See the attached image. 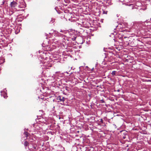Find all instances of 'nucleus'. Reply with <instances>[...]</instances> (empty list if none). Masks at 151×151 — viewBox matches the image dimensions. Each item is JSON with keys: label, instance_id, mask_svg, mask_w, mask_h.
I'll use <instances>...</instances> for the list:
<instances>
[{"label": "nucleus", "instance_id": "obj_4", "mask_svg": "<svg viewBox=\"0 0 151 151\" xmlns=\"http://www.w3.org/2000/svg\"><path fill=\"white\" fill-rule=\"evenodd\" d=\"M24 144L25 146H28L29 145V143L27 141H25Z\"/></svg>", "mask_w": 151, "mask_h": 151}, {"label": "nucleus", "instance_id": "obj_17", "mask_svg": "<svg viewBox=\"0 0 151 151\" xmlns=\"http://www.w3.org/2000/svg\"><path fill=\"white\" fill-rule=\"evenodd\" d=\"M99 87V86H97V87Z\"/></svg>", "mask_w": 151, "mask_h": 151}, {"label": "nucleus", "instance_id": "obj_19", "mask_svg": "<svg viewBox=\"0 0 151 151\" xmlns=\"http://www.w3.org/2000/svg\"><path fill=\"white\" fill-rule=\"evenodd\" d=\"M58 85H60V83H59V84H58Z\"/></svg>", "mask_w": 151, "mask_h": 151}, {"label": "nucleus", "instance_id": "obj_3", "mask_svg": "<svg viewBox=\"0 0 151 151\" xmlns=\"http://www.w3.org/2000/svg\"><path fill=\"white\" fill-rule=\"evenodd\" d=\"M24 134L25 135L26 137H27L28 136L29 133L27 132H24Z\"/></svg>", "mask_w": 151, "mask_h": 151}, {"label": "nucleus", "instance_id": "obj_7", "mask_svg": "<svg viewBox=\"0 0 151 151\" xmlns=\"http://www.w3.org/2000/svg\"><path fill=\"white\" fill-rule=\"evenodd\" d=\"M60 32H63V33H65V32L64 30H61L60 31Z\"/></svg>", "mask_w": 151, "mask_h": 151}, {"label": "nucleus", "instance_id": "obj_1", "mask_svg": "<svg viewBox=\"0 0 151 151\" xmlns=\"http://www.w3.org/2000/svg\"><path fill=\"white\" fill-rule=\"evenodd\" d=\"M17 5V3L15 1H13L11 2L10 4V9L12 10V12H14L17 11V9H16Z\"/></svg>", "mask_w": 151, "mask_h": 151}, {"label": "nucleus", "instance_id": "obj_9", "mask_svg": "<svg viewBox=\"0 0 151 151\" xmlns=\"http://www.w3.org/2000/svg\"><path fill=\"white\" fill-rule=\"evenodd\" d=\"M101 103H104V101L103 100H101Z\"/></svg>", "mask_w": 151, "mask_h": 151}, {"label": "nucleus", "instance_id": "obj_10", "mask_svg": "<svg viewBox=\"0 0 151 151\" xmlns=\"http://www.w3.org/2000/svg\"><path fill=\"white\" fill-rule=\"evenodd\" d=\"M107 12H105L104 11V12H103V13L104 14H107Z\"/></svg>", "mask_w": 151, "mask_h": 151}, {"label": "nucleus", "instance_id": "obj_14", "mask_svg": "<svg viewBox=\"0 0 151 151\" xmlns=\"http://www.w3.org/2000/svg\"><path fill=\"white\" fill-rule=\"evenodd\" d=\"M67 87H66V89L67 90H69L67 89L66 88H67Z\"/></svg>", "mask_w": 151, "mask_h": 151}, {"label": "nucleus", "instance_id": "obj_8", "mask_svg": "<svg viewBox=\"0 0 151 151\" xmlns=\"http://www.w3.org/2000/svg\"><path fill=\"white\" fill-rule=\"evenodd\" d=\"M19 6V7L20 8H24L25 7V5H24V6Z\"/></svg>", "mask_w": 151, "mask_h": 151}, {"label": "nucleus", "instance_id": "obj_6", "mask_svg": "<svg viewBox=\"0 0 151 151\" xmlns=\"http://www.w3.org/2000/svg\"><path fill=\"white\" fill-rule=\"evenodd\" d=\"M54 42L55 43V44H57L58 42V41H57L56 40H54Z\"/></svg>", "mask_w": 151, "mask_h": 151}, {"label": "nucleus", "instance_id": "obj_18", "mask_svg": "<svg viewBox=\"0 0 151 151\" xmlns=\"http://www.w3.org/2000/svg\"><path fill=\"white\" fill-rule=\"evenodd\" d=\"M88 96H90V94H89V95H88Z\"/></svg>", "mask_w": 151, "mask_h": 151}, {"label": "nucleus", "instance_id": "obj_16", "mask_svg": "<svg viewBox=\"0 0 151 151\" xmlns=\"http://www.w3.org/2000/svg\"><path fill=\"white\" fill-rule=\"evenodd\" d=\"M4 3V2H3V3H2V4H3Z\"/></svg>", "mask_w": 151, "mask_h": 151}, {"label": "nucleus", "instance_id": "obj_5", "mask_svg": "<svg viewBox=\"0 0 151 151\" xmlns=\"http://www.w3.org/2000/svg\"><path fill=\"white\" fill-rule=\"evenodd\" d=\"M116 71H112V72L111 74L113 76H115V75H116Z\"/></svg>", "mask_w": 151, "mask_h": 151}, {"label": "nucleus", "instance_id": "obj_15", "mask_svg": "<svg viewBox=\"0 0 151 151\" xmlns=\"http://www.w3.org/2000/svg\"><path fill=\"white\" fill-rule=\"evenodd\" d=\"M58 73V72H56V74H57Z\"/></svg>", "mask_w": 151, "mask_h": 151}, {"label": "nucleus", "instance_id": "obj_20", "mask_svg": "<svg viewBox=\"0 0 151 151\" xmlns=\"http://www.w3.org/2000/svg\"><path fill=\"white\" fill-rule=\"evenodd\" d=\"M78 132H79V131H78Z\"/></svg>", "mask_w": 151, "mask_h": 151}, {"label": "nucleus", "instance_id": "obj_12", "mask_svg": "<svg viewBox=\"0 0 151 151\" xmlns=\"http://www.w3.org/2000/svg\"><path fill=\"white\" fill-rule=\"evenodd\" d=\"M101 122H103V120H102V119H101Z\"/></svg>", "mask_w": 151, "mask_h": 151}, {"label": "nucleus", "instance_id": "obj_11", "mask_svg": "<svg viewBox=\"0 0 151 151\" xmlns=\"http://www.w3.org/2000/svg\"><path fill=\"white\" fill-rule=\"evenodd\" d=\"M54 21V19H53V20H52H52H51V22H52V23H53Z\"/></svg>", "mask_w": 151, "mask_h": 151}, {"label": "nucleus", "instance_id": "obj_13", "mask_svg": "<svg viewBox=\"0 0 151 151\" xmlns=\"http://www.w3.org/2000/svg\"><path fill=\"white\" fill-rule=\"evenodd\" d=\"M23 4H25V3L24 1H23L22 2Z\"/></svg>", "mask_w": 151, "mask_h": 151}, {"label": "nucleus", "instance_id": "obj_2", "mask_svg": "<svg viewBox=\"0 0 151 151\" xmlns=\"http://www.w3.org/2000/svg\"><path fill=\"white\" fill-rule=\"evenodd\" d=\"M56 99L58 102H62L63 103L65 101V99L64 97L60 96H57Z\"/></svg>", "mask_w": 151, "mask_h": 151}]
</instances>
